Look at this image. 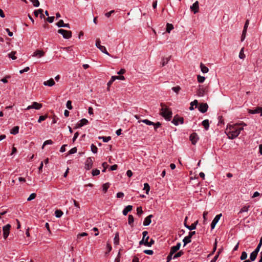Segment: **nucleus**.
<instances>
[{
  "label": "nucleus",
  "instance_id": "nucleus-1",
  "mask_svg": "<svg viewBox=\"0 0 262 262\" xmlns=\"http://www.w3.org/2000/svg\"><path fill=\"white\" fill-rule=\"evenodd\" d=\"M246 125L244 123L228 124L225 133L229 139H234L239 135L241 132L244 129V126Z\"/></svg>",
  "mask_w": 262,
  "mask_h": 262
},
{
  "label": "nucleus",
  "instance_id": "nucleus-2",
  "mask_svg": "<svg viewBox=\"0 0 262 262\" xmlns=\"http://www.w3.org/2000/svg\"><path fill=\"white\" fill-rule=\"evenodd\" d=\"M161 108L160 111V114L167 121H170L172 118V113L171 109L166 106L164 103L160 104Z\"/></svg>",
  "mask_w": 262,
  "mask_h": 262
},
{
  "label": "nucleus",
  "instance_id": "nucleus-3",
  "mask_svg": "<svg viewBox=\"0 0 262 262\" xmlns=\"http://www.w3.org/2000/svg\"><path fill=\"white\" fill-rule=\"evenodd\" d=\"M58 33L61 34L65 39H69L72 37V32L71 31L60 29L58 30Z\"/></svg>",
  "mask_w": 262,
  "mask_h": 262
},
{
  "label": "nucleus",
  "instance_id": "nucleus-4",
  "mask_svg": "<svg viewBox=\"0 0 262 262\" xmlns=\"http://www.w3.org/2000/svg\"><path fill=\"white\" fill-rule=\"evenodd\" d=\"M96 46L98 48L102 53L109 55V53L107 52L105 47L101 45V41L99 38H97L96 40Z\"/></svg>",
  "mask_w": 262,
  "mask_h": 262
},
{
  "label": "nucleus",
  "instance_id": "nucleus-5",
  "mask_svg": "<svg viewBox=\"0 0 262 262\" xmlns=\"http://www.w3.org/2000/svg\"><path fill=\"white\" fill-rule=\"evenodd\" d=\"M172 123L176 126L179 124H182L184 123V118L176 115L174 116Z\"/></svg>",
  "mask_w": 262,
  "mask_h": 262
},
{
  "label": "nucleus",
  "instance_id": "nucleus-6",
  "mask_svg": "<svg viewBox=\"0 0 262 262\" xmlns=\"http://www.w3.org/2000/svg\"><path fill=\"white\" fill-rule=\"evenodd\" d=\"M93 158H88L85 162V168L87 170H90L93 167Z\"/></svg>",
  "mask_w": 262,
  "mask_h": 262
},
{
  "label": "nucleus",
  "instance_id": "nucleus-7",
  "mask_svg": "<svg viewBox=\"0 0 262 262\" xmlns=\"http://www.w3.org/2000/svg\"><path fill=\"white\" fill-rule=\"evenodd\" d=\"M10 228L11 225L10 224H7L3 227V236L5 239L8 237L10 233Z\"/></svg>",
  "mask_w": 262,
  "mask_h": 262
},
{
  "label": "nucleus",
  "instance_id": "nucleus-8",
  "mask_svg": "<svg viewBox=\"0 0 262 262\" xmlns=\"http://www.w3.org/2000/svg\"><path fill=\"white\" fill-rule=\"evenodd\" d=\"M42 104L39 103L37 102H32L31 105H29L25 110H29L32 108H34L35 110H39L42 107Z\"/></svg>",
  "mask_w": 262,
  "mask_h": 262
},
{
  "label": "nucleus",
  "instance_id": "nucleus-9",
  "mask_svg": "<svg viewBox=\"0 0 262 262\" xmlns=\"http://www.w3.org/2000/svg\"><path fill=\"white\" fill-rule=\"evenodd\" d=\"M190 10L191 11L193 12L194 14H196L199 12V3L198 1H196L192 6H190Z\"/></svg>",
  "mask_w": 262,
  "mask_h": 262
},
{
  "label": "nucleus",
  "instance_id": "nucleus-10",
  "mask_svg": "<svg viewBox=\"0 0 262 262\" xmlns=\"http://www.w3.org/2000/svg\"><path fill=\"white\" fill-rule=\"evenodd\" d=\"M208 105L206 103H202L199 106V110L200 112L204 113L207 111Z\"/></svg>",
  "mask_w": 262,
  "mask_h": 262
},
{
  "label": "nucleus",
  "instance_id": "nucleus-11",
  "mask_svg": "<svg viewBox=\"0 0 262 262\" xmlns=\"http://www.w3.org/2000/svg\"><path fill=\"white\" fill-rule=\"evenodd\" d=\"M222 216V214L220 213L219 214L216 215L213 221H212L211 223V229H213L217 224V223L219 222V220L220 219L221 217Z\"/></svg>",
  "mask_w": 262,
  "mask_h": 262
},
{
  "label": "nucleus",
  "instance_id": "nucleus-12",
  "mask_svg": "<svg viewBox=\"0 0 262 262\" xmlns=\"http://www.w3.org/2000/svg\"><path fill=\"white\" fill-rule=\"evenodd\" d=\"M189 138L192 144L193 145H195L196 143L199 139L198 136L195 133L191 134Z\"/></svg>",
  "mask_w": 262,
  "mask_h": 262
},
{
  "label": "nucleus",
  "instance_id": "nucleus-13",
  "mask_svg": "<svg viewBox=\"0 0 262 262\" xmlns=\"http://www.w3.org/2000/svg\"><path fill=\"white\" fill-rule=\"evenodd\" d=\"M88 123V120L86 119H82L79 122L76 124V128H80L82 126L86 125Z\"/></svg>",
  "mask_w": 262,
  "mask_h": 262
},
{
  "label": "nucleus",
  "instance_id": "nucleus-14",
  "mask_svg": "<svg viewBox=\"0 0 262 262\" xmlns=\"http://www.w3.org/2000/svg\"><path fill=\"white\" fill-rule=\"evenodd\" d=\"M45 55V52L42 50H37L35 52H34L32 55L34 57H37L38 58H40L43 56Z\"/></svg>",
  "mask_w": 262,
  "mask_h": 262
},
{
  "label": "nucleus",
  "instance_id": "nucleus-15",
  "mask_svg": "<svg viewBox=\"0 0 262 262\" xmlns=\"http://www.w3.org/2000/svg\"><path fill=\"white\" fill-rule=\"evenodd\" d=\"M153 217V215L152 214H150L148 216H147L144 220L143 222V225L145 226L149 225L151 222V219Z\"/></svg>",
  "mask_w": 262,
  "mask_h": 262
},
{
  "label": "nucleus",
  "instance_id": "nucleus-16",
  "mask_svg": "<svg viewBox=\"0 0 262 262\" xmlns=\"http://www.w3.org/2000/svg\"><path fill=\"white\" fill-rule=\"evenodd\" d=\"M180 246H181V243H177V245L171 247L170 252H171V254H174L178 250H179Z\"/></svg>",
  "mask_w": 262,
  "mask_h": 262
},
{
  "label": "nucleus",
  "instance_id": "nucleus-17",
  "mask_svg": "<svg viewBox=\"0 0 262 262\" xmlns=\"http://www.w3.org/2000/svg\"><path fill=\"white\" fill-rule=\"evenodd\" d=\"M55 82L53 78L43 82V85L45 86H52L55 85Z\"/></svg>",
  "mask_w": 262,
  "mask_h": 262
},
{
  "label": "nucleus",
  "instance_id": "nucleus-18",
  "mask_svg": "<svg viewBox=\"0 0 262 262\" xmlns=\"http://www.w3.org/2000/svg\"><path fill=\"white\" fill-rule=\"evenodd\" d=\"M261 111V107H257L254 110H249L248 113L251 114H258L260 113V111Z\"/></svg>",
  "mask_w": 262,
  "mask_h": 262
},
{
  "label": "nucleus",
  "instance_id": "nucleus-19",
  "mask_svg": "<svg viewBox=\"0 0 262 262\" xmlns=\"http://www.w3.org/2000/svg\"><path fill=\"white\" fill-rule=\"evenodd\" d=\"M133 206L132 205H128L125 207L123 210L122 213L124 215H126L128 212L132 210Z\"/></svg>",
  "mask_w": 262,
  "mask_h": 262
},
{
  "label": "nucleus",
  "instance_id": "nucleus-20",
  "mask_svg": "<svg viewBox=\"0 0 262 262\" xmlns=\"http://www.w3.org/2000/svg\"><path fill=\"white\" fill-rule=\"evenodd\" d=\"M19 126H15L13 127L10 131V133L12 135H16L19 132Z\"/></svg>",
  "mask_w": 262,
  "mask_h": 262
},
{
  "label": "nucleus",
  "instance_id": "nucleus-21",
  "mask_svg": "<svg viewBox=\"0 0 262 262\" xmlns=\"http://www.w3.org/2000/svg\"><path fill=\"white\" fill-rule=\"evenodd\" d=\"M202 125L206 130H208L209 127V123L208 119L204 120L202 121Z\"/></svg>",
  "mask_w": 262,
  "mask_h": 262
},
{
  "label": "nucleus",
  "instance_id": "nucleus-22",
  "mask_svg": "<svg viewBox=\"0 0 262 262\" xmlns=\"http://www.w3.org/2000/svg\"><path fill=\"white\" fill-rule=\"evenodd\" d=\"M258 253L256 252V251H253L250 256V259L251 261H254L257 257Z\"/></svg>",
  "mask_w": 262,
  "mask_h": 262
},
{
  "label": "nucleus",
  "instance_id": "nucleus-23",
  "mask_svg": "<svg viewBox=\"0 0 262 262\" xmlns=\"http://www.w3.org/2000/svg\"><path fill=\"white\" fill-rule=\"evenodd\" d=\"M191 237L189 235L186 236L184 237V238L183 240V242L184 243V246H185L186 244L189 243L191 242Z\"/></svg>",
  "mask_w": 262,
  "mask_h": 262
},
{
  "label": "nucleus",
  "instance_id": "nucleus-24",
  "mask_svg": "<svg viewBox=\"0 0 262 262\" xmlns=\"http://www.w3.org/2000/svg\"><path fill=\"white\" fill-rule=\"evenodd\" d=\"M114 243L116 245H118L119 243V236L118 232H116L115 233V235L114 238Z\"/></svg>",
  "mask_w": 262,
  "mask_h": 262
},
{
  "label": "nucleus",
  "instance_id": "nucleus-25",
  "mask_svg": "<svg viewBox=\"0 0 262 262\" xmlns=\"http://www.w3.org/2000/svg\"><path fill=\"white\" fill-rule=\"evenodd\" d=\"M134 221V216L132 215H130V214L129 215L128 217V224L131 227L134 226V225H133Z\"/></svg>",
  "mask_w": 262,
  "mask_h": 262
},
{
  "label": "nucleus",
  "instance_id": "nucleus-26",
  "mask_svg": "<svg viewBox=\"0 0 262 262\" xmlns=\"http://www.w3.org/2000/svg\"><path fill=\"white\" fill-rule=\"evenodd\" d=\"M200 67L201 71L203 73H207L209 71L208 68L205 66H204L202 63H201Z\"/></svg>",
  "mask_w": 262,
  "mask_h": 262
},
{
  "label": "nucleus",
  "instance_id": "nucleus-27",
  "mask_svg": "<svg viewBox=\"0 0 262 262\" xmlns=\"http://www.w3.org/2000/svg\"><path fill=\"white\" fill-rule=\"evenodd\" d=\"M172 29H173V25L171 24L167 23L166 24V32L169 33Z\"/></svg>",
  "mask_w": 262,
  "mask_h": 262
},
{
  "label": "nucleus",
  "instance_id": "nucleus-28",
  "mask_svg": "<svg viewBox=\"0 0 262 262\" xmlns=\"http://www.w3.org/2000/svg\"><path fill=\"white\" fill-rule=\"evenodd\" d=\"M147 234H148V232L147 231H144L142 232L143 238L139 242V244L140 245L144 244V243L145 242V241H144L145 238L146 236H147Z\"/></svg>",
  "mask_w": 262,
  "mask_h": 262
},
{
  "label": "nucleus",
  "instance_id": "nucleus-29",
  "mask_svg": "<svg viewBox=\"0 0 262 262\" xmlns=\"http://www.w3.org/2000/svg\"><path fill=\"white\" fill-rule=\"evenodd\" d=\"M154 242L155 241L153 239H150L149 242L146 240L144 243V245L146 246L151 247L154 244Z\"/></svg>",
  "mask_w": 262,
  "mask_h": 262
},
{
  "label": "nucleus",
  "instance_id": "nucleus-30",
  "mask_svg": "<svg viewBox=\"0 0 262 262\" xmlns=\"http://www.w3.org/2000/svg\"><path fill=\"white\" fill-rule=\"evenodd\" d=\"M138 122H142L148 125H152V124H154V122H153L148 119H144V120H140V121H139Z\"/></svg>",
  "mask_w": 262,
  "mask_h": 262
},
{
  "label": "nucleus",
  "instance_id": "nucleus-31",
  "mask_svg": "<svg viewBox=\"0 0 262 262\" xmlns=\"http://www.w3.org/2000/svg\"><path fill=\"white\" fill-rule=\"evenodd\" d=\"M198 101L197 100H194L193 101L191 102L190 103V106L189 107V110L190 111H192L194 110V105H195L196 106L198 105Z\"/></svg>",
  "mask_w": 262,
  "mask_h": 262
},
{
  "label": "nucleus",
  "instance_id": "nucleus-32",
  "mask_svg": "<svg viewBox=\"0 0 262 262\" xmlns=\"http://www.w3.org/2000/svg\"><path fill=\"white\" fill-rule=\"evenodd\" d=\"M63 214V212L61 210H56L55 212V215L56 217H60Z\"/></svg>",
  "mask_w": 262,
  "mask_h": 262
},
{
  "label": "nucleus",
  "instance_id": "nucleus-33",
  "mask_svg": "<svg viewBox=\"0 0 262 262\" xmlns=\"http://www.w3.org/2000/svg\"><path fill=\"white\" fill-rule=\"evenodd\" d=\"M144 190H145L146 193L147 194L150 190V186L148 183H145L144 184Z\"/></svg>",
  "mask_w": 262,
  "mask_h": 262
},
{
  "label": "nucleus",
  "instance_id": "nucleus-34",
  "mask_svg": "<svg viewBox=\"0 0 262 262\" xmlns=\"http://www.w3.org/2000/svg\"><path fill=\"white\" fill-rule=\"evenodd\" d=\"M249 206H245L240 210L239 213H242L244 212H248L249 208Z\"/></svg>",
  "mask_w": 262,
  "mask_h": 262
},
{
  "label": "nucleus",
  "instance_id": "nucleus-35",
  "mask_svg": "<svg viewBox=\"0 0 262 262\" xmlns=\"http://www.w3.org/2000/svg\"><path fill=\"white\" fill-rule=\"evenodd\" d=\"M244 48H242L239 52V58L241 59H244L245 58V55L244 53Z\"/></svg>",
  "mask_w": 262,
  "mask_h": 262
},
{
  "label": "nucleus",
  "instance_id": "nucleus-36",
  "mask_svg": "<svg viewBox=\"0 0 262 262\" xmlns=\"http://www.w3.org/2000/svg\"><path fill=\"white\" fill-rule=\"evenodd\" d=\"M197 95L199 96H203L204 95V91L203 89L200 88L197 91Z\"/></svg>",
  "mask_w": 262,
  "mask_h": 262
},
{
  "label": "nucleus",
  "instance_id": "nucleus-37",
  "mask_svg": "<svg viewBox=\"0 0 262 262\" xmlns=\"http://www.w3.org/2000/svg\"><path fill=\"white\" fill-rule=\"evenodd\" d=\"M15 54H16V52L12 51L8 54V56L9 58H11L12 59L15 60L16 59V57L15 56Z\"/></svg>",
  "mask_w": 262,
  "mask_h": 262
},
{
  "label": "nucleus",
  "instance_id": "nucleus-38",
  "mask_svg": "<svg viewBox=\"0 0 262 262\" xmlns=\"http://www.w3.org/2000/svg\"><path fill=\"white\" fill-rule=\"evenodd\" d=\"M53 144V142L52 141V140H46L44 142H43V145H42V148H43V147L47 145H52Z\"/></svg>",
  "mask_w": 262,
  "mask_h": 262
},
{
  "label": "nucleus",
  "instance_id": "nucleus-39",
  "mask_svg": "<svg viewBox=\"0 0 262 262\" xmlns=\"http://www.w3.org/2000/svg\"><path fill=\"white\" fill-rule=\"evenodd\" d=\"M197 79L199 82L203 83L205 80V77L201 75H198Z\"/></svg>",
  "mask_w": 262,
  "mask_h": 262
},
{
  "label": "nucleus",
  "instance_id": "nucleus-40",
  "mask_svg": "<svg viewBox=\"0 0 262 262\" xmlns=\"http://www.w3.org/2000/svg\"><path fill=\"white\" fill-rule=\"evenodd\" d=\"M169 60V57L163 58L162 62L161 63L162 66L163 67L165 65H166L168 62Z\"/></svg>",
  "mask_w": 262,
  "mask_h": 262
},
{
  "label": "nucleus",
  "instance_id": "nucleus-41",
  "mask_svg": "<svg viewBox=\"0 0 262 262\" xmlns=\"http://www.w3.org/2000/svg\"><path fill=\"white\" fill-rule=\"evenodd\" d=\"M36 196V194L35 193H31L30 196L28 198L27 201H30L33 199H34Z\"/></svg>",
  "mask_w": 262,
  "mask_h": 262
},
{
  "label": "nucleus",
  "instance_id": "nucleus-42",
  "mask_svg": "<svg viewBox=\"0 0 262 262\" xmlns=\"http://www.w3.org/2000/svg\"><path fill=\"white\" fill-rule=\"evenodd\" d=\"M172 90L178 94L179 91L181 90V88L180 86H176L172 88Z\"/></svg>",
  "mask_w": 262,
  "mask_h": 262
},
{
  "label": "nucleus",
  "instance_id": "nucleus-43",
  "mask_svg": "<svg viewBox=\"0 0 262 262\" xmlns=\"http://www.w3.org/2000/svg\"><path fill=\"white\" fill-rule=\"evenodd\" d=\"M91 150L94 153V154H95V153H97V150H98V148L97 147L94 145V144H92L91 146Z\"/></svg>",
  "mask_w": 262,
  "mask_h": 262
},
{
  "label": "nucleus",
  "instance_id": "nucleus-44",
  "mask_svg": "<svg viewBox=\"0 0 262 262\" xmlns=\"http://www.w3.org/2000/svg\"><path fill=\"white\" fill-rule=\"evenodd\" d=\"M247 257V254L245 251H243L242 253L241 256V260H245Z\"/></svg>",
  "mask_w": 262,
  "mask_h": 262
},
{
  "label": "nucleus",
  "instance_id": "nucleus-45",
  "mask_svg": "<svg viewBox=\"0 0 262 262\" xmlns=\"http://www.w3.org/2000/svg\"><path fill=\"white\" fill-rule=\"evenodd\" d=\"M34 7H37L39 6V2L38 0H30Z\"/></svg>",
  "mask_w": 262,
  "mask_h": 262
},
{
  "label": "nucleus",
  "instance_id": "nucleus-46",
  "mask_svg": "<svg viewBox=\"0 0 262 262\" xmlns=\"http://www.w3.org/2000/svg\"><path fill=\"white\" fill-rule=\"evenodd\" d=\"M183 254V252H182V251L178 252V253H177L176 254H175L173 255V259H176V258H177L180 257Z\"/></svg>",
  "mask_w": 262,
  "mask_h": 262
},
{
  "label": "nucleus",
  "instance_id": "nucleus-47",
  "mask_svg": "<svg viewBox=\"0 0 262 262\" xmlns=\"http://www.w3.org/2000/svg\"><path fill=\"white\" fill-rule=\"evenodd\" d=\"M109 187H110V186H109L108 184H107V183L104 184L102 186L103 191L105 193L107 191Z\"/></svg>",
  "mask_w": 262,
  "mask_h": 262
},
{
  "label": "nucleus",
  "instance_id": "nucleus-48",
  "mask_svg": "<svg viewBox=\"0 0 262 262\" xmlns=\"http://www.w3.org/2000/svg\"><path fill=\"white\" fill-rule=\"evenodd\" d=\"M115 80H116V77H115V76H112V77H111V78L110 80L108 82V83H107V86H108V87H109V86H110L112 84L113 82Z\"/></svg>",
  "mask_w": 262,
  "mask_h": 262
},
{
  "label": "nucleus",
  "instance_id": "nucleus-49",
  "mask_svg": "<svg viewBox=\"0 0 262 262\" xmlns=\"http://www.w3.org/2000/svg\"><path fill=\"white\" fill-rule=\"evenodd\" d=\"M99 138L100 139H102L104 142H108L111 139V138L110 136H108V137H100Z\"/></svg>",
  "mask_w": 262,
  "mask_h": 262
},
{
  "label": "nucleus",
  "instance_id": "nucleus-50",
  "mask_svg": "<svg viewBox=\"0 0 262 262\" xmlns=\"http://www.w3.org/2000/svg\"><path fill=\"white\" fill-rule=\"evenodd\" d=\"M92 174L93 176H98L100 174V170L97 169H94L92 171Z\"/></svg>",
  "mask_w": 262,
  "mask_h": 262
},
{
  "label": "nucleus",
  "instance_id": "nucleus-51",
  "mask_svg": "<svg viewBox=\"0 0 262 262\" xmlns=\"http://www.w3.org/2000/svg\"><path fill=\"white\" fill-rule=\"evenodd\" d=\"M67 107L69 110H72L73 108V106L72 105V102L70 100H68L66 104Z\"/></svg>",
  "mask_w": 262,
  "mask_h": 262
},
{
  "label": "nucleus",
  "instance_id": "nucleus-52",
  "mask_svg": "<svg viewBox=\"0 0 262 262\" xmlns=\"http://www.w3.org/2000/svg\"><path fill=\"white\" fill-rule=\"evenodd\" d=\"M56 25L57 27L60 28V27H63L64 26V23L63 20L61 19L60 20L57 24Z\"/></svg>",
  "mask_w": 262,
  "mask_h": 262
},
{
  "label": "nucleus",
  "instance_id": "nucleus-53",
  "mask_svg": "<svg viewBox=\"0 0 262 262\" xmlns=\"http://www.w3.org/2000/svg\"><path fill=\"white\" fill-rule=\"evenodd\" d=\"M76 152H77V148L76 147H74L72 148V149H71L69 151V155L73 154L76 153Z\"/></svg>",
  "mask_w": 262,
  "mask_h": 262
},
{
  "label": "nucleus",
  "instance_id": "nucleus-54",
  "mask_svg": "<svg viewBox=\"0 0 262 262\" xmlns=\"http://www.w3.org/2000/svg\"><path fill=\"white\" fill-rule=\"evenodd\" d=\"M186 228H187L189 230L191 231L192 230L195 229L196 228H195V225L194 224H192L190 226H189V225L187 226Z\"/></svg>",
  "mask_w": 262,
  "mask_h": 262
},
{
  "label": "nucleus",
  "instance_id": "nucleus-55",
  "mask_svg": "<svg viewBox=\"0 0 262 262\" xmlns=\"http://www.w3.org/2000/svg\"><path fill=\"white\" fill-rule=\"evenodd\" d=\"M173 254H171V252L169 253L167 257V262H169L172 259H173Z\"/></svg>",
  "mask_w": 262,
  "mask_h": 262
},
{
  "label": "nucleus",
  "instance_id": "nucleus-56",
  "mask_svg": "<svg viewBox=\"0 0 262 262\" xmlns=\"http://www.w3.org/2000/svg\"><path fill=\"white\" fill-rule=\"evenodd\" d=\"M47 118V116H40L38 120V122L40 123L41 121H44Z\"/></svg>",
  "mask_w": 262,
  "mask_h": 262
},
{
  "label": "nucleus",
  "instance_id": "nucleus-57",
  "mask_svg": "<svg viewBox=\"0 0 262 262\" xmlns=\"http://www.w3.org/2000/svg\"><path fill=\"white\" fill-rule=\"evenodd\" d=\"M137 214L140 215L143 213V210L141 207H138L137 208Z\"/></svg>",
  "mask_w": 262,
  "mask_h": 262
},
{
  "label": "nucleus",
  "instance_id": "nucleus-58",
  "mask_svg": "<svg viewBox=\"0 0 262 262\" xmlns=\"http://www.w3.org/2000/svg\"><path fill=\"white\" fill-rule=\"evenodd\" d=\"M144 253L146 254L152 255L154 252L152 250H145L144 251Z\"/></svg>",
  "mask_w": 262,
  "mask_h": 262
},
{
  "label": "nucleus",
  "instance_id": "nucleus-59",
  "mask_svg": "<svg viewBox=\"0 0 262 262\" xmlns=\"http://www.w3.org/2000/svg\"><path fill=\"white\" fill-rule=\"evenodd\" d=\"M154 126L155 129L156 130L157 128L159 127L161 124L159 122H157L156 123H154V124H152Z\"/></svg>",
  "mask_w": 262,
  "mask_h": 262
},
{
  "label": "nucleus",
  "instance_id": "nucleus-60",
  "mask_svg": "<svg viewBox=\"0 0 262 262\" xmlns=\"http://www.w3.org/2000/svg\"><path fill=\"white\" fill-rule=\"evenodd\" d=\"M114 12H115L114 10H111L110 12L105 13V16L108 18L111 16V14L114 13Z\"/></svg>",
  "mask_w": 262,
  "mask_h": 262
},
{
  "label": "nucleus",
  "instance_id": "nucleus-61",
  "mask_svg": "<svg viewBox=\"0 0 262 262\" xmlns=\"http://www.w3.org/2000/svg\"><path fill=\"white\" fill-rule=\"evenodd\" d=\"M30 68L29 67H26L25 68H24V69L23 70H21L19 71V73L20 74H23L24 73V72H28Z\"/></svg>",
  "mask_w": 262,
  "mask_h": 262
},
{
  "label": "nucleus",
  "instance_id": "nucleus-62",
  "mask_svg": "<svg viewBox=\"0 0 262 262\" xmlns=\"http://www.w3.org/2000/svg\"><path fill=\"white\" fill-rule=\"evenodd\" d=\"M116 77V79H119L121 80H125V77L124 76L120 75V76H114Z\"/></svg>",
  "mask_w": 262,
  "mask_h": 262
},
{
  "label": "nucleus",
  "instance_id": "nucleus-63",
  "mask_svg": "<svg viewBox=\"0 0 262 262\" xmlns=\"http://www.w3.org/2000/svg\"><path fill=\"white\" fill-rule=\"evenodd\" d=\"M54 16H51V17H48L47 18V20L50 23H52L54 21Z\"/></svg>",
  "mask_w": 262,
  "mask_h": 262
},
{
  "label": "nucleus",
  "instance_id": "nucleus-64",
  "mask_svg": "<svg viewBox=\"0 0 262 262\" xmlns=\"http://www.w3.org/2000/svg\"><path fill=\"white\" fill-rule=\"evenodd\" d=\"M124 193L121 192H119L117 193V197L118 198H122L124 197Z\"/></svg>",
  "mask_w": 262,
  "mask_h": 262
}]
</instances>
